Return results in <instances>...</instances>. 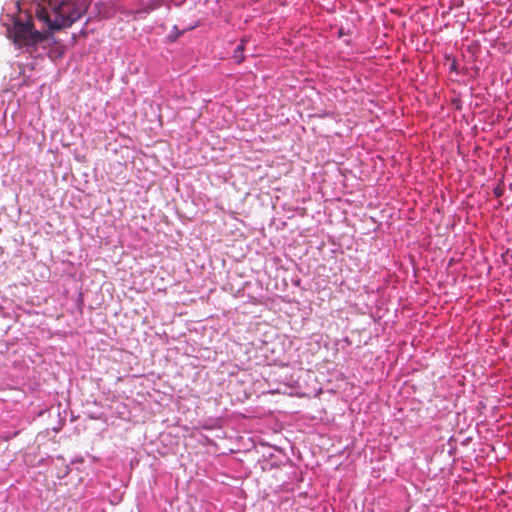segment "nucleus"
<instances>
[{
    "mask_svg": "<svg viewBox=\"0 0 512 512\" xmlns=\"http://www.w3.org/2000/svg\"><path fill=\"white\" fill-rule=\"evenodd\" d=\"M85 9L76 7L67 0H42L36 7V17L43 21L50 30L70 27L81 18Z\"/></svg>",
    "mask_w": 512,
    "mask_h": 512,
    "instance_id": "1",
    "label": "nucleus"
},
{
    "mask_svg": "<svg viewBox=\"0 0 512 512\" xmlns=\"http://www.w3.org/2000/svg\"><path fill=\"white\" fill-rule=\"evenodd\" d=\"M10 38L14 44L21 47H36L37 44L45 40V35L34 30L31 20L25 22L15 21L13 27L9 30Z\"/></svg>",
    "mask_w": 512,
    "mask_h": 512,
    "instance_id": "2",
    "label": "nucleus"
},
{
    "mask_svg": "<svg viewBox=\"0 0 512 512\" xmlns=\"http://www.w3.org/2000/svg\"><path fill=\"white\" fill-rule=\"evenodd\" d=\"M244 41L242 40L241 43L236 47L234 53H233V59L237 63H241L244 60Z\"/></svg>",
    "mask_w": 512,
    "mask_h": 512,
    "instance_id": "3",
    "label": "nucleus"
},
{
    "mask_svg": "<svg viewBox=\"0 0 512 512\" xmlns=\"http://www.w3.org/2000/svg\"><path fill=\"white\" fill-rule=\"evenodd\" d=\"M163 0H152L147 4L148 10H154L161 7Z\"/></svg>",
    "mask_w": 512,
    "mask_h": 512,
    "instance_id": "4",
    "label": "nucleus"
}]
</instances>
